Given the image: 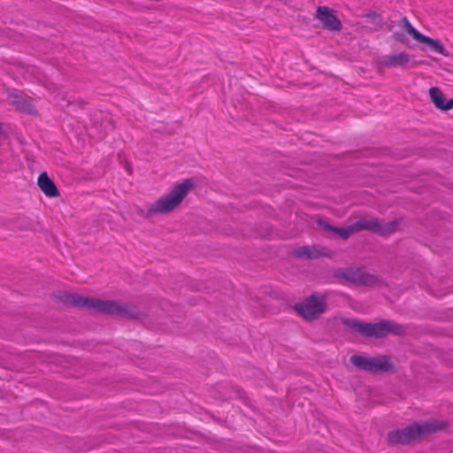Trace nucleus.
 I'll list each match as a JSON object with an SVG mask.
<instances>
[{
  "label": "nucleus",
  "instance_id": "f257e3e1",
  "mask_svg": "<svg viewBox=\"0 0 453 453\" xmlns=\"http://www.w3.org/2000/svg\"><path fill=\"white\" fill-rule=\"evenodd\" d=\"M192 179H187L175 186L169 194L158 198L148 209L144 217L149 219L156 214H166L173 211L194 188Z\"/></svg>",
  "mask_w": 453,
  "mask_h": 453
},
{
  "label": "nucleus",
  "instance_id": "f03ea898",
  "mask_svg": "<svg viewBox=\"0 0 453 453\" xmlns=\"http://www.w3.org/2000/svg\"><path fill=\"white\" fill-rule=\"evenodd\" d=\"M342 323L354 332L368 338L380 339L388 334H396V327L394 323L388 320H380L377 323L363 322L358 319L343 318Z\"/></svg>",
  "mask_w": 453,
  "mask_h": 453
},
{
  "label": "nucleus",
  "instance_id": "7ed1b4c3",
  "mask_svg": "<svg viewBox=\"0 0 453 453\" xmlns=\"http://www.w3.org/2000/svg\"><path fill=\"white\" fill-rule=\"evenodd\" d=\"M96 312L127 319H142L146 317L137 307L127 303L120 304L115 300L98 299Z\"/></svg>",
  "mask_w": 453,
  "mask_h": 453
},
{
  "label": "nucleus",
  "instance_id": "20e7f679",
  "mask_svg": "<svg viewBox=\"0 0 453 453\" xmlns=\"http://www.w3.org/2000/svg\"><path fill=\"white\" fill-rule=\"evenodd\" d=\"M349 362L357 369L371 373H382L394 371V365L389 362V357L386 355L374 357L353 355L350 357Z\"/></svg>",
  "mask_w": 453,
  "mask_h": 453
},
{
  "label": "nucleus",
  "instance_id": "39448f33",
  "mask_svg": "<svg viewBox=\"0 0 453 453\" xmlns=\"http://www.w3.org/2000/svg\"><path fill=\"white\" fill-rule=\"evenodd\" d=\"M295 311L307 321L318 319L326 310V303L323 297L313 293L303 302L296 303Z\"/></svg>",
  "mask_w": 453,
  "mask_h": 453
},
{
  "label": "nucleus",
  "instance_id": "423d86ee",
  "mask_svg": "<svg viewBox=\"0 0 453 453\" xmlns=\"http://www.w3.org/2000/svg\"><path fill=\"white\" fill-rule=\"evenodd\" d=\"M398 26L417 42L426 44L432 50L444 57H448L449 55V51L445 49L441 41L434 40L431 37L422 35L414 27H412L406 17L401 19V20L398 22Z\"/></svg>",
  "mask_w": 453,
  "mask_h": 453
},
{
  "label": "nucleus",
  "instance_id": "0eeeda50",
  "mask_svg": "<svg viewBox=\"0 0 453 453\" xmlns=\"http://www.w3.org/2000/svg\"><path fill=\"white\" fill-rule=\"evenodd\" d=\"M442 427L443 426L435 420L425 422L423 424H415L402 431L398 430V443H408L412 440L419 438L425 434L435 432Z\"/></svg>",
  "mask_w": 453,
  "mask_h": 453
},
{
  "label": "nucleus",
  "instance_id": "6e6552de",
  "mask_svg": "<svg viewBox=\"0 0 453 453\" xmlns=\"http://www.w3.org/2000/svg\"><path fill=\"white\" fill-rule=\"evenodd\" d=\"M54 299L65 306L85 308L96 311L98 298L83 296L78 294H72L64 291H56L52 294Z\"/></svg>",
  "mask_w": 453,
  "mask_h": 453
},
{
  "label": "nucleus",
  "instance_id": "1a4fd4ad",
  "mask_svg": "<svg viewBox=\"0 0 453 453\" xmlns=\"http://www.w3.org/2000/svg\"><path fill=\"white\" fill-rule=\"evenodd\" d=\"M357 232L368 230L372 233L386 236L396 231V219L389 222H382L379 219H360L356 221Z\"/></svg>",
  "mask_w": 453,
  "mask_h": 453
},
{
  "label": "nucleus",
  "instance_id": "9d476101",
  "mask_svg": "<svg viewBox=\"0 0 453 453\" xmlns=\"http://www.w3.org/2000/svg\"><path fill=\"white\" fill-rule=\"evenodd\" d=\"M335 276L361 286H372L377 281L375 276L367 273L361 268H342L336 271Z\"/></svg>",
  "mask_w": 453,
  "mask_h": 453
},
{
  "label": "nucleus",
  "instance_id": "9b49d317",
  "mask_svg": "<svg viewBox=\"0 0 453 453\" xmlns=\"http://www.w3.org/2000/svg\"><path fill=\"white\" fill-rule=\"evenodd\" d=\"M316 224L328 238L339 237L342 240H347L352 234L357 232L356 222L346 227H338L331 225L327 219H318Z\"/></svg>",
  "mask_w": 453,
  "mask_h": 453
},
{
  "label": "nucleus",
  "instance_id": "f8f14e48",
  "mask_svg": "<svg viewBox=\"0 0 453 453\" xmlns=\"http://www.w3.org/2000/svg\"><path fill=\"white\" fill-rule=\"evenodd\" d=\"M316 17L320 20L325 29L340 31L342 27L341 20L334 13V11L326 6L318 7Z\"/></svg>",
  "mask_w": 453,
  "mask_h": 453
},
{
  "label": "nucleus",
  "instance_id": "ddd939ff",
  "mask_svg": "<svg viewBox=\"0 0 453 453\" xmlns=\"http://www.w3.org/2000/svg\"><path fill=\"white\" fill-rule=\"evenodd\" d=\"M37 185L48 197H58L60 195L55 182L49 177L46 172L40 173Z\"/></svg>",
  "mask_w": 453,
  "mask_h": 453
},
{
  "label": "nucleus",
  "instance_id": "4468645a",
  "mask_svg": "<svg viewBox=\"0 0 453 453\" xmlns=\"http://www.w3.org/2000/svg\"><path fill=\"white\" fill-rule=\"evenodd\" d=\"M325 250H326V249L321 246H302L294 250V255L297 257L316 259L326 256Z\"/></svg>",
  "mask_w": 453,
  "mask_h": 453
},
{
  "label": "nucleus",
  "instance_id": "2eb2a0df",
  "mask_svg": "<svg viewBox=\"0 0 453 453\" xmlns=\"http://www.w3.org/2000/svg\"><path fill=\"white\" fill-rule=\"evenodd\" d=\"M9 103L15 106V108L27 114H35L36 113V110L35 106L30 104L27 100H26L22 96H19L15 93H11L8 96Z\"/></svg>",
  "mask_w": 453,
  "mask_h": 453
},
{
  "label": "nucleus",
  "instance_id": "dca6fc26",
  "mask_svg": "<svg viewBox=\"0 0 453 453\" xmlns=\"http://www.w3.org/2000/svg\"><path fill=\"white\" fill-rule=\"evenodd\" d=\"M429 96L434 105L442 111H448L453 108V99L445 101L444 95L441 90L436 87L429 89Z\"/></svg>",
  "mask_w": 453,
  "mask_h": 453
},
{
  "label": "nucleus",
  "instance_id": "f3484780",
  "mask_svg": "<svg viewBox=\"0 0 453 453\" xmlns=\"http://www.w3.org/2000/svg\"><path fill=\"white\" fill-rule=\"evenodd\" d=\"M377 63L382 66H396V54L379 57Z\"/></svg>",
  "mask_w": 453,
  "mask_h": 453
},
{
  "label": "nucleus",
  "instance_id": "a211bd4d",
  "mask_svg": "<svg viewBox=\"0 0 453 453\" xmlns=\"http://www.w3.org/2000/svg\"><path fill=\"white\" fill-rule=\"evenodd\" d=\"M407 65L408 66H413L415 65L414 59L406 53H398V65Z\"/></svg>",
  "mask_w": 453,
  "mask_h": 453
},
{
  "label": "nucleus",
  "instance_id": "6ab92c4d",
  "mask_svg": "<svg viewBox=\"0 0 453 453\" xmlns=\"http://www.w3.org/2000/svg\"><path fill=\"white\" fill-rule=\"evenodd\" d=\"M388 441L390 445L396 444V430H392L388 433Z\"/></svg>",
  "mask_w": 453,
  "mask_h": 453
},
{
  "label": "nucleus",
  "instance_id": "aec40b11",
  "mask_svg": "<svg viewBox=\"0 0 453 453\" xmlns=\"http://www.w3.org/2000/svg\"><path fill=\"white\" fill-rule=\"evenodd\" d=\"M79 104L81 108H83V106L85 105V103L83 101H80L79 102Z\"/></svg>",
  "mask_w": 453,
  "mask_h": 453
},
{
  "label": "nucleus",
  "instance_id": "412c9836",
  "mask_svg": "<svg viewBox=\"0 0 453 453\" xmlns=\"http://www.w3.org/2000/svg\"><path fill=\"white\" fill-rule=\"evenodd\" d=\"M403 41H404L403 38L400 35H398V42H403Z\"/></svg>",
  "mask_w": 453,
  "mask_h": 453
},
{
  "label": "nucleus",
  "instance_id": "4be33fe9",
  "mask_svg": "<svg viewBox=\"0 0 453 453\" xmlns=\"http://www.w3.org/2000/svg\"><path fill=\"white\" fill-rule=\"evenodd\" d=\"M397 330H398V334H400V333H401V327H400L399 326H398V327H397Z\"/></svg>",
  "mask_w": 453,
  "mask_h": 453
}]
</instances>
